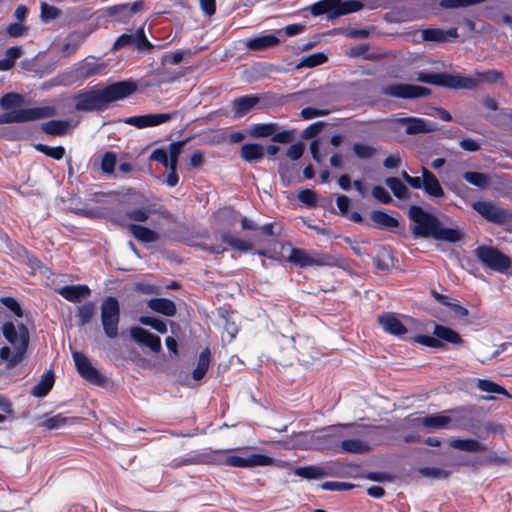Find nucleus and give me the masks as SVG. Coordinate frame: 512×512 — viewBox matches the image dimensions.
Instances as JSON below:
<instances>
[{
    "label": "nucleus",
    "instance_id": "60",
    "mask_svg": "<svg viewBox=\"0 0 512 512\" xmlns=\"http://www.w3.org/2000/svg\"><path fill=\"white\" fill-rule=\"evenodd\" d=\"M134 42L133 45L139 50H148L152 48V44L147 39L145 32L142 28L138 29L135 34H133Z\"/></svg>",
    "mask_w": 512,
    "mask_h": 512
},
{
    "label": "nucleus",
    "instance_id": "2",
    "mask_svg": "<svg viewBox=\"0 0 512 512\" xmlns=\"http://www.w3.org/2000/svg\"><path fill=\"white\" fill-rule=\"evenodd\" d=\"M418 82L435 85L452 90H475L482 83L497 84L504 82V75L496 69L475 72L474 75L465 76L459 73L420 71L416 74Z\"/></svg>",
    "mask_w": 512,
    "mask_h": 512
},
{
    "label": "nucleus",
    "instance_id": "53",
    "mask_svg": "<svg viewBox=\"0 0 512 512\" xmlns=\"http://www.w3.org/2000/svg\"><path fill=\"white\" fill-rule=\"evenodd\" d=\"M71 422H73V418H68L62 414H57V415H54V416L46 419L45 422L43 423V425L47 429L51 430V429H58V428L64 427L65 425H67Z\"/></svg>",
    "mask_w": 512,
    "mask_h": 512
},
{
    "label": "nucleus",
    "instance_id": "11",
    "mask_svg": "<svg viewBox=\"0 0 512 512\" xmlns=\"http://www.w3.org/2000/svg\"><path fill=\"white\" fill-rule=\"evenodd\" d=\"M176 114L177 112L136 115L124 118L123 122L127 125L134 126L138 129H143L166 123L172 120Z\"/></svg>",
    "mask_w": 512,
    "mask_h": 512
},
{
    "label": "nucleus",
    "instance_id": "39",
    "mask_svg": "<svg viewBox=\"0 0 512 512\" xmlns=\"http://www.w3.org/2000/svg\"><path fill=\"white\" fill-rule=\"evenodd\" d=\"M143 6L144 4L142 1H135L132 4H118L110 6L106 9V12L109 16H116L117 10H124L126 17H132L134 14L142 10Z\"/></svg>",
    "mask_w": 512,
    "mask_h": 512
},
{
    "label": "nucleus",
    "instance_id": "58",
    "mask_svg": "<svg viewBox=\"0 0 512 512\" xmlns=\"http://www.w3.org/2000/svg\"><path fill=\"white\" fill-rule=\"evenodd\" d=\"M186 55L191 56L192 51L191 50H185V51L178 50V51H175L172 53H168V54L164 55L163 63L170 64V65H177L184 59V57Z\"/></svg>",
    "mask_w": 512,
    "mask_h": 512
},
{
    "label": "nucleus",
    "instance_id": "30",
    "mask_svg": "<svg viewBox=\"0 0 512 512\" xmlns=\"http://www.w3.org/2000/svg\"><path fill=\"white\" fill-rule=\"evenodd\" d=\"M313 16L327 14L329 19L336 18L335 0H320L309 7Z\"/></svg>",
    "mask_w": 512,
    "mask_h": 512
},
{
    "label": "nucleus",
    "instance_id": "28",
    "mask_svg": "<svg viewBox=\"0 0 512 512\" xmlns=\"http://www.w3.org/2000/svg\"><path fill=\"white\" fill-rule=\"evenodd\" d=\"M55 381L54 373L49 370L46 371L42 376L37 385L31 390V394L35 397H44L52 389Z\"/></svg>",
    "mask_w": 512,
    "mask_h": 512
},
{
    "label": "nucleus",
    "instance_id": "40",
    "mask_svg": "<svg viewBox=\"0 0 512 512\" xmlns=\"http://www.w3.org/2000/svg\"><path fill=\"white\" fill-rule=\"evenodd\" d=\"M450 446L466 452H480L484 450V446L474 439H453L450 442Z\"/></svg>",
    "mask_w": 512,
    "mask_h": 512
},
{
    "label": "nucleus",
    "instance_id": "57",
    "mask_svg": "<svg viewBox=\"0 0 512 512\" xmlns=\"http://www.w3.org/2000/svg\"><path fill=\"white\" fill-rule=\"evenodd\" d=\"M116 165V156L113 152H106L101 160V170L103 173L111 175L114 173Z\"/></svg>",
    "mask_w": 512,
    "mask_h": 512
},
{
    "label": "nucleus",
    "instance_id": "35",
    "mask_svg": "<svg viewBox=\"0 0 512 512\" xmlns=\"http://www.w3.org/2000/svg\"><path fill=\"white\" fill-rule=\"evenodd\" d=\"M287 261L300 268L311 267L310 252L301 248H292Z\"/></svg>",
    "mask_w": 512,
    "mask_h": 512
},
{
    "label": "nucleus",
    "instance_id": "51",
    "mask_svg": "<svg viewBox=\"0 0 512 512\" xmlns=\"http://www.w3.org/2000/svg\"><path fill=\"white\" fill-rule=\"evenodd\" d=\"M295 445L302 449H316L319 446L315 441L314 432H303L297 436Z\"/></svg>",
    "mask_w": 512,
    "mask_h": 512
},
{
    "label": "nucleus",
    "instance_id": "46",
    "mask_svg": "<svg viewBox=\"0 0 512 512\" xmlns=\"http://www.w3.org/2000/svg\"><path fill=\"white\" fill-rule=\"evenodd\" d=\"M34 148L38 152H40V153L44 154L45 156L50 157L54 160H61L65 156V153H66L65 148L61 145L56 146V147H51L46 144L38 143V144L34 145Z\"/></svg>",
    "mask_w": 512,
    "mask_h": 512
},
{
    "label": "nucleus",
    "instance_id": "5",
    "mask_svg": "<svg viewBox=\"0 0 512 512\" xmlns=\"http://www.w3.org/2000/svg\"><path fill=\"white\" fill-rule=\"evenodd\" d=\"M474 256L483 266L498 273H509L512 268L510 257L494 246L480 245L474 250Z\"/></svg>",
    "mask_w": 512,
    "mask_h": 512
},
{
    "label": "nucleus",
    "instance_id": "7",
    "mask_svg": "<svg viewBox=\"0 0 512 512\" xmlns=\"http://www.w3.org/2000/svg\"><path fill=\"white\" fill-rule=\"evenodd\" d=\"M472 208L486 221L503 226L512 221V212L502 208L492 201L479 200L472 203Z\"/></svg>",
    "mask_w": 512,
    "mask_h": 512
},
{
    "label": "nucleus",
    "instance_id": "59",
    "mask_svg": "<svg viewBox=\"0 0 512 512\" xmlns=\"http://www.w3.org/2000/svg\"><path fill=\"white\" fill-rule=\"evenodd\" d=\"M353 151L355 155L360 159L371 158L376 153L375 148L362 143H354Z\"/></svg>",
    "mask_w": 512,
    "mask_h": 512
},
{
    "label": "nucleus",
    "instance_id": "45",
    "mask_svg": "<svg viewBox=\"0 0 512 512\" xmlns=\"http://www.w3.org/2000/svg\"><path fill=\"white\" fill-rule=\"evenodd\" d=\"M310 262L311 266H335L337 264V259L333 255L327 253L311 251Z\"/></svg>",
    "mask_w": 512,
    "mask_h": 512
},
{
    "label": "nucleus",
    "instance_id": "29",
    "mask_svg": "<svg viewBox=\"0 0 512 512\" xmlns=\"http://www.w3.org/2000/svg\"><path fill=\"white\" fill-rule=\"evenodd\" d=\"M399 123L406 126L405 132L408 135L422 134L430 131L426 126L425 120L422 118L405 117L399 119Z\"/></svg>",
    "mask_w": 512,
    "mask_h": 512
},
{
    "label": "nucleus",
    "instance_id": "19",
    "mask_svg": "<svg viewBox=\"0 0 512 512\" xmlns=\"http://www.w3.org/2000/svg\"><path fill=\"white\" fill-rule=\"evenodd\" d=\"M422 178H424L423 191L430 197L442 198L445 193L437 177L426 167L421 168Z\"/></svg>",
    "mask_w": 512,
    "mask_h": 512
},
{
    "label": "nucleus",
    "instance_id": "64",
    "mask_svg": "<svg viewBox=\"0 0 512 512\" xmlns=\"http://www.w3.org/2000/svg\"><path fill=\"white\" fill-rule=\"evenodd\" d=\"M372 195L376 200L383 204H390L392 202L390 194L384 187L380 185L374 186L372 188Z\"/></svg>",
    "mask_w": 512,
    "mask_h": 512
},
{
    "label": "nucleus",
    "instance_id": "25",
    "mask_svg": "<svg viewBox=\"0 0 512 512\" xmlns=\"http://www.w3.org/2000/svg\"><path fill=\"white\" fill-rule=\"evenodd\" d=\"M120 306L116 297L108 296L101 304V320H119Z\"/></svg>",
    "mask_w": 512,
    "mask_h": 512
},
{
    "label": "nucleus",
    "instance_id": "9",
    "mask_svg": "<svg viewBox=\"0 0 512 512\" xmlns=\"http://www.w3.org/2000/svg\"><path fill=\"white\" fill-rule=\"evenodd\" d=\"M434 334L436 337L419 335L415 338V341L433 348L442 347L441 340L455 345H460L462 343V339L457 332L444 326L436 325Z\"/></svg>",
    "mask_w": 512,
    "mask_h": 512
},
{
    "label": "nucleus",
    "instance_id": "62",
    "mask_svg": "<svg viewBox=\"0 0 512 512\" xmlns=\"http://www.w3.org/2000/svg\"><path fill=\"white\" fill-rule=\"evenodd\" d=\"M298 199L309 207H315L317 204V194L311 189H302L298 193Z\"/></svg>",
    "mask_w": 512,
    "mask_h": 512
},
{
    "label": "nucleus",
    "instance_id": "42",
    "mask_svg": "<svg viewBox=\"0 0 512 512\" xmlns=\"http://www.w3.org/2000/svg\"><path fill=\"white\" fill-rule=\"evenodd\" d=\"M342 451L353 454H360L369 450V445L359 439H346L340 443Z\"/></svg>",
    "mask_w": 512,
    "mask_h": 512
},
{
    "label": "nucleus",
    "instance_id": "48",
    "mask_svg": "<svg viewBox=\"0 0 512 512\" xmlns=\"http://www.w3.org/2000/svg\"><path fill=\"white\" fill-rule=\"evenodd\" d=\"M476 386L479 390L483 392L502 394L508 398L511 397V395L506 391L504 387L498 385L497 383L491 380L478 379Z\"/></svg>",
    "mask_w": 512,
    "mask_h": 512
},
{
    "label": "nucleus",
    "instance_id": "1",
    "mask_svg": "<svg viewBox=\"0 0 512 512\" xmlns=\"http://www.w3.org/2000/svg\"><path fill=\"white\" fill-rule=\"evenodd\" d=\"M137 90L133 80H124L101 87L95 85L89 90L73 96L74 108L80 112H101L115 101L125 99Z\"/></svg>",
    "mask_w": 512,
    "mask_h": 512
},
{
    "label": "nucleus",
    "instance_id": "61",
    "mask_svg": "<svg viewBox=\"0 0 512 512\" xmlns=\"http://www.w3.org/2000/svg\"><path fill=\"white\" fill-rule=\"evenodd\" d=\"M421 475L434 479H445L449 476V472L436 467H423L420 468Z\"/></svg>",
    "mask_w": 512,
    "mask_h": 512
},
{
    "label": "nucleus",
    "instance_id": "14",
    "mask_svg": "<svg viewBox=\"0 0 512 512\" xmlns=\"http://www.w3.org/2000/svg\"><path fill=\"white\" fill-rule=\"evenodd\" d=\"M365 6L374 9L377 7V0H335L336 18L358 12Z\"/></svg>",
    "mask_w": 512,
    "mask_h": 512
},
{
    "label": "nucleus",
    "instance_id": "55",
    "mask_svg": "<svg viewBox=\"0 0 512 512\" xmlns=\"http://www.w3.org/2000/svg\"><path fill=\"white\" fill-rule=\"evenodd\" d=\"M152 212L150 208L131 209L126 211L125 217L135 222H145Z\"/></svg>",
    "mask_w": 512,
    "mask_h": 512
},
{
    "label": "nucleus",
    "instance_id": "63",
    "mask_svg": "<svg viewBox=\"0 0 512 512\" xmlns=\"http://www.w3.org/2000/svg\"><path fill=\"white\" fill-rule=\"evenodd\" d=\"M238 333V326L236 325V322H225V326L223 328L222 332V341L224 343L231 342L236 334Z\"/></svg>",
    "mask_w": 512,
    "mask_h": 512
},
{
    "label": "nucleus",
    "instance_id": "8",
    "mask_svg": "<svg viewBox=\"0 0 512 512\" xmlns=\"http://www.w3.org/2000/svg\"><path fill=\"white\" fill-rule=\"evenodd\" d=\"M381 94L400 99H416L429 96L431 94V90L424 86L407 83H393L382 87Z\"/></svg>",
    "mask_w": 512,
    "mask_h": 512
},
{
    "label": "nucleus",
    "instance_id": "21",
    "mask_svg": "<svg viewBox=\"0 0 512 512\" xmlns=\"http://www.w3.org/2000/svg\"><path fill=\"white\" fill-rule=\"evenodd\" d=\"M431 294L435 300L439 304L445 306L448 309V312L454 317L462 318L468 316V310L450 296L440 294L435 290H431Z\"/></svg>",
    "mask_w": 512,
    "mask_h": 512
},
{
    "label": "nucleus",
    "instance_id": "41",
    "mask_svg": "<svg viewBox=\"0 0 512 512\" xmlns=\"http://www.w3.org/2000/svg\"><path fill=\"white\" fill-rule=\"evenodd\" d=\"M386 186L392 191L393 195L398 199H407L409 197V189L396 177H388L385 179Z\"/></svg>",
    "mask_w": 512,
    "mask_h": 512
},
{
    "label": "nucleus",
    "instance_id": "15",
    "mask_svg": "<svg viewBox=\"0 0 512 512\" xmlns=\"http://www.w3.org/2000/svg\"><path fill=\"white\" fill-rule=\"evenodd\" d=\"M130 336L137 344L146 346L155 353L160 352L162 349L160 338L143 328H131Z\"/></svg>",
    "mask_w": 512,
    "mask_h": 512
},
{
    "label": "nucleus",
    "instance_id": "16",
    "mask_svg": "<svg viewBox=\"0 0 512 512\" xmlns=\"http://www.w3.org/2000/svg\"><path fill=\"white\" fill-rule=\"evenodd\" d=\"M458 36L456 27H451L446 31L441 28H426L421 31V38L426 42L445 43L450 38L456 39Z\"/></svg>",
    "mask_w": 512,
    "mask_h": 512
},
{
    "label": "nucleus",
    "instance_id": "36",
    "mask_svg": "<svg viewBox=\"0 0 512 512\" xmlns=\"http://www.w3.org/2000/svg\"><path fill=\"white\" fill-rule=\"evenodd\" d=\"M277 129L278 125L276 123H256L250 126L249 133L255 138L272 137Z\"/></svg>",
    "mask_w": 512,
    "mask_h": 512
},
{
    "label": "nucleus",
    "instance_id": "37",
    "mask_svg": "<svg viewBox=\"0 0 512 512\" xmlns=\"http://www.w3.org/2000/svg\"><path fill=\"white\" fill-rule=\"evenodd\" d=\"M221 240L223 243L227 244V246L236 251L248 252L253 248V244L251 242L237 239L229 232L222 233Z\"/></svg>",
    "mask_w": 512,
    "mask_h": 512
},
{
    "label": "nucleus",
    "instance_id": "43",
    "mask_svg": "<svg viewBox=\"0 0 512 512\" xmlns=\"http://www.w3.org/2000/svg\"><path fill=\"white\" fill-rule=\"evenodd\" d=\"M294 473L295 475L306 479H320L326 476L325 469L320 466L297 467Z\"/></svg>",
    "mask_w": 512,
    "mask_h": 512
},
{
    "label": "nucleus",
    "instance_id": "56",
    "mask_svg": "<svg viewBox=\"0 0 512 512\" xmlns=\"http://www.w3.org/2000/svg\"><path fill=\"white\" fill-rule=\"evenodd\" d=\"M381 329L387 333L393 335H403L407 332V329L402 324V322H378Z\"/></svg>",
    "mask_w": 512,
    "mask_h": 512
},
{
    "label": "nucleus",
    "instance_id": "26",
    "mask_svg": "<svg viewBox=\"0 0 512 512\" xmlns=\"http://www.w3.org/2000/svg\"><path fill=\"white\" fill-rule=\"evenodd\" d=\"M148 307L164 316L172 317L176 313L175 303L167 298H152L148 301Z\"/></svg>",
    "mask_w": 512,
    "mask_h": 512
},
{
    "label": "nucleus",
    "instance_id": "54",
    "mask_svg": "<svg viewBox=\"0 0 512 512\" xmlns=\"http://www.w3.org/2000/svg\"><path fill=\"white\" fill-rule=\"evenodd\" d=\"M60 14L61 11L57 7L49 5L45 2L41 4L40 17L43 22L48 23L52 20H55L60 16Z\"/></svg>",
    "mask_w": 512,
    "mask_h": 512
},
{
    "label": "nucleus",
    "instance_id": "38",
    "mask_svg": "<svg viewBox=\"0 0 512 512\" xmlns=\"http://www.w3.org/2000/svg\"><path fill=\"white\" fill-rule=\"evenodd\" d=\"M211 352L205 348L199 355L198 363L192 375L195 380H201L206 374L210 365Z\"/></svg>",
    "mask_w": 512,
    "mask_h": 512
},
{
    "label": "nucleus",
    "instance_id": "32",
    "mask_svg": "<svg viewBox=\"0 0 512 512\" xmlns=\"http://www.w3.org/2000/svg\"><path fill=\"white\" fill-rule=\"evenodd\" d=\"M69 129L67 120H50L42 123L41 130L52 136H64Z\"/></svg>",
    "mask_w": 512,
    "mask_h": 512
},
{
    "label": "nucleus",
    "instance_id": "27",
    "mask_svg": "<svg viewBox=\"0 0 512 512\" xmlns=\"http://www.w3.org/2000/svg\"><path fill=\"white\" fill-rule=\"evenodd\" d=\"M265 149L258 143H247L242 145L240 156L243 160L254 163L264 157Z\"/></svg>",
    "mask_w": 512,
    "mask_h": 512
},
{
    "label": "nucleus",
    "instance_id": "6",
    "mask_svg": "<svg viewBox=\"0 0 512 512\" xmlns=\"http://www.w3.org/2000/svg\"><path fill=\"white\" fill-rule=\"evenodd\" d=\"M56 113V108L53 106L14 109L0 114V125L47 119L55 116Z\"/></svg>",
    "mask_w": 512,
    "mask_h": 512
},
{
    "label": "nucleus",
    "instance_id": "33",
    "mask_svg": "<svg viewBox=\"0 0 512 512\" xmlns=\"http://www.w3.org/2000/svg\"><path fill=\"white\" fill-rule=\"evenodd\" d=\"M417 421L424 427L431 429H441L448 426V424L451 422V418L442 414H433L424 418H418Z\"/></svg>",
    "mask_w": 512,
    "mask_h": 512
},
{
    "label": "nucleus",
    "instance_id": "47",
    "mask_svg": "<svg viewBox=\"0 0 512 512\" xmlns=\"http://www.w3.org/2000/svg\"><path fill=\"white\" fill-rule=\"evenodd\" d=\"M327 61H328V57L325 53L316 52V53H313V54L303 57L301 59L300 63L297 65V68H302V67L312 68V67H316L318 65H322V64L326 63Z\"/></svg>",
    "mask_w": 512,
    "mask_h": 512
},
{
    "label": "nucleus",
    "instance_id": "24",
    "mask_svg": "<svg viewBox=\"0 0 512 512\" xmlns=\"http://www.w3.org/2000/svg\"><path fill=\"white\" fill-rule=\"evenodd\" d=\"M128 230L136 240L142 243H153L159 239L156 231L139 224H129Z\"/></svg>",
    "mask_w": 512,
    "mask_h": 512
},
{
    "label": "nucleus",
    "instance_id": "44",
    "mask_svg": "<svg viewBox=\"0 0 512 512\" xmlns=\"http://www.w3.org/2000/svg\"><path fill=\"white\" fill-rule=\"evenodd\" d=\"M84 41V35L80 32L73 31L67 36V42L62 46V53L71 54L76 52L81 43Z\"/></svg>",
    "mask_w": 512,
    "mask_h": 512
},
{
    "label": "nucleus",
    "instance_id": "17",
    "mask_svg": "<svg viewBox=\"0 0 512 512\" xmlns=\"http://www.w3.org/2000/svg\"><path fill=\"white\" fill-rule=\"evenodd\" d=\"M57 291L64 299L72 303H79L91 295V289L85 284L62 286Z\"/></svg>",
    "mask_w": 512,
    "mask_h": 512
},
{
    "label": "nucleus",
    "instance_id": "50",
    "mask_svg": "<svg viewBox=\"0 0 512 512\" xmlns=\"http://www.w3.org/2000/svg\"><path fill=\"white\" fill-rule=\"evenodd\" d=\"M23 101H24V98L21 94L15 93V92H10V93L4 94L0 98V106L4 110H10V109L20 106L23 103Z\"/></svg>",
    "mask_w": 512,
    "mask_h": 512
},
{
    "label": "nucleus",
    "instance_id": "20",
    "mask_svg": "<svg viewBox=\"0 0 512 512\" xmlns=\"http://www.w3.org/2000/svg\"><path fill=\"white\" fill-rule=\"evenodd\" d=\"M260 99L256 95H244L233 100V118L237 119L248 114L258 103Z\"/></svg>",
    "mask_w": 512,
    "mask_h": 512
},
{
    "label": "nucleus",
    "instance_id": "52",
    "mask_svg": "<svg viewBox=\"0 0 512 512\" xmlns=\"http://www.w3.org/2000/svg\"><path fill=\"white\" fill-rule=\"evenodd\" d=\"M0 302L17 318H22L23 309L17 299L14 297H1Z\"/></svg>",
    "mask_w": 512,
    "mask_h": 512
},
{
    "label": "nucleus",
    "instance_id": "3",
    "mask_svg": "<svg viewBox=\"0 0 512 512\" xmlns=\"http://www.w3.org/2000/svg\"><path fill=\"white\" fill-rule=\"evenodd\" d=\"M408 217L415 223L412 233L416 238L432 237L435 240L451 243H456L462 238V233L458 229L444 227L434 214L425 211L420 206H410Z\"/></svg>",
    "mask_w": 512,
    "mask_h": 512
},
{
    "label": "nucleus",
    "instance_id": "12",
    "mask_svg": "<svg viewBox=\"0 0 512 512\" xmlns=\"http://www.w3.org/2000/svg\"><path fill=\"white\" fill-rule=\"evenodd\" d=\"M225 465L239 468L271 465L273 459L263 454H250L248 456L231 455L224 457Z\"/></svg>",
    "mask_w": 512,
    "mask_h": 512
},
{
    "label": "nucleus",
    "instance_id": "10",
    "mask_svg": "<svg viewBox=\"0 0 512 512\" xmlns=\"http://www.w3.org/2000/svg\"><path fill=\"white\" fill-rule=\"evenodd\" d=\"M72 357L78 373L84 379L96 385H102L104 383V377L95 367L92 366L90 360L85 354L78 351H73Z\"/></svg>",
    "mask_w": 512,
    "mask_h": 512
},
{
    "label": "nucleus",
    "instance_id": "4",
    "mask_svg": "<svg viewBox=\"0 0 512 512\" xmlns=\"http://www.w3.org/2000/svg\"><path fill=\"white\" fill-rule=\"evenodd\" d=\"M2 330L7 341L13 346L10 366H15L21 362L27 350L29 343L28 329L23 322H5Z\"/></svg>",
    "mask_w": 512,
    "mask_h": 512
},
{
    "label": "nucleus",
    "instance_id": "49",
    "mask_svg": "<svg viewBox=\"0 0 512 512\" xmlns=\"http://www.w3.org/2000/svg\"><path fill=\"white\" fill-rule=\"evenodd\" d=\"M392 262V257L385 247L379 248L376 256L373 258L374 266L381 271L389 270Z\"/></svg>",
    "mask_w": 512,
    "mask_h": 512
},
{
    "label": "nucleus",
    "instance_id": "18",
    "mask_svg": "<svg viewBox=\"0 0 512 512\" xmlns=\"http://www.w3.org/2000/svg\"><path fill=\"white\" fill-rule=\"evenodd\" d=\"M314 435L316 443L319 444L316 449L321 450L333 448L341 437V432L338 426H332L325 430L314 431Z\"/></svg>",
    "mask_w": 512,
    "mask_h": 512
},
{
    "label": "nucleus",
    "instance_id": "13",
    "mask_svg": "<svg viewBox=\"0 0 512 512\" xmlns=\"http://www.w3.org/2000/svg\"><path fill=\"white\" fill-rule=\"evenodd\" d=\"M100 71L101 66L99 64L83 60L73 65L67 75L69 81L74 83L97 75L100 73Z\"/></svg>",
    "mask_w": 512,
    "mask_h": 512
},
{
    "label": "nucleus",
    "instance_id": "23",
    "mask_svg": "<svg viewBox=\"0 0 512 512\" xmlns=\"http://www.w3.org/2000/svg\"><path fill=\"white\" fill-rule=\"evenodd\" d=\"M279 43L280 39L277 36L269 34L249 39L246 43V47L252 51H262L275 47Z\"/></svg>",
    "mask_w": 512,
    "mask_h": 512
},
{
    "label": "nucleus",
    "instance_id": "31",
    "mask_svg": "<svg viewBox=\"0 0 512 512\" xmlns=\"http://www.w3.org/2000/svg\"><path fill=\"white\" fill-rule=\"evenodd\" d=\"M370 218L373 223L380 228L393 229L399 226V221L385 211L373 210L370 213Z\"/></svg>",
    "mask_w": 512,
    "mask_h": 512
},
{
    "label": "nucleus",
    "instance_id": "22",
    "mask_svg": "<svg viewBox=\"0 0 512 512\" xmlns=\"http://www.w3.org/2000/svg\"><path fill=\"white\" fill-rule=\"evenodd\" d=\"M296 348L299 354L298 360L303 365H309L315 359L317 351L311 339L299 338Z\"/></svg>",
    "mask_w": 512,
    "mask_h": 512
},
{
    "label": "nucleus",
    "instance_id": "34",
    "mask_svg": "<svg viewBox=\"0 0 512 512\" xmlns=\"http://www.w3.org/2000/svg\"><path fill=\"white\" fill-rule=\"evenodd\" d=\"M462 178L479 189H486L490 185V177L486 173L466 171L462 174Z\"/></svg>",
    "mask_w": 512,
    "mask_h": 512
}]
</instances>
